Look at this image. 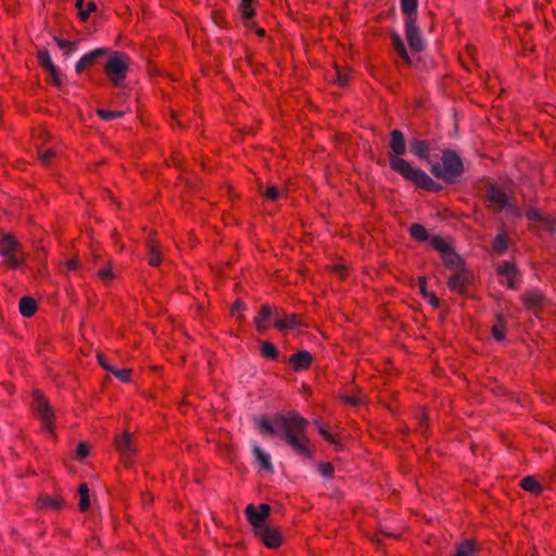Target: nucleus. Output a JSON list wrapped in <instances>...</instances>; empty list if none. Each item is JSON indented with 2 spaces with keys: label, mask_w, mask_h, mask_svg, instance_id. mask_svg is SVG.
I'll return each instance as SVG.
<instances>
[{
  "label": "nucleus",
  "mask_w": 556,
  "mask_h": 556,
  "mask_svg": "<svg viewBox=\"0 0 556 556\" xmlns=\"http://www.w3.org/2000/svg\"><path fill=\"white\" fill-rule=\"evenodd\" d=\"M31 408L40 417L42 427L48 431H52L53 412L49 405V402L38 390L33 392Z\"/></svg>",
  "instance_id": "obj_8"
},
{
  "label": "nucleus",
  "mask_w": 556,
  "mask_h": 556,
  "mask_svg": "<svg viewBox=\"0 0 556 556\" xmlns=\"http://www.w3.org/2000/svg\"><path fill=\"white\" fill-rule=\"evenodd\" d=\"M53 155H54V151L51 149L39 151V157L43 164H49V162L53 157Z\"/></svg>",
  "instance_id": "obj_43"
},
{
  "label": "nucleus",
  "mask_w": 556,
  "mask_h": 556,
  "mask_svg": "<svg viewBox=\"0 0 556 556\" xmlns=\"http://www.w3.org/2000/svg\"><path fill=\"white\" fill-rule=\"evenodd\" d=\"M89 13L90 12H93L97 10V4L93 2V1H89L87 3V9H86Z\"/></svg>",
  "instance_id": "obj_54"
},
{
  "label": "nucleus",
  "mask_w": 556,
  "mask_h": 556,
  "mask_svg": "<svg viewBox=\"0 0 556 556\" xmlns=\"http://www.w3.org/2000/svg\"><path fill=\"white\" fill-rule=\"evenodd\" d=\"M454 556H478V548L471 541H464L457 544Z\"/></svg>",
  "instance_id": "obj_25"
},
{
  "label": "nucleus",
  "mask_w": 556,
  "mask_h": 556,
  "mask_svg": "<svg viewBox=\"0 0 556 556\" xmlns=\"http://www.w3.org/2000/svg\"><path fill=\"white\" fill-rule=\"evenodd\" d=\"M78 15L81 21H87L89 12L86 9H81V11H78Z\"/></svg>",
  "instance_id": "obj_53"
},
{
  "label": "nucleus",
  "mask_w": 556,
  "mask_h": 556,
  "mask_svg": "<svg viewBox=\"0 0 556 556\" xmlns=\"http://www.w3.org/2000/svg\"><path fill=\"white\" fill-rule=\"evenodd\" d=\"M39 508H51L54 510H59L63 507L62 500L58 497L50 496H41L38 501Z\"/></svg>",
  "instance_id": "obj_29"
},
{
  "label": "nucleus",
  "mask_w": 556,
  "mask_h": 556,
  "mask_svg": "<svg viewBox=\"0 0 556 556\" xmlns=\"http://www.w3.org/2000/svg\"><path fill=\"white\" fill-rule=\"evenodd\" d=\"M527 217L540 224V226L549 232L554 233L556 231V220L552 217L543 216L535 208L529 207L526 211Z\"/></svg>",
  "instance_id": "obj_15"
},
{
  "label": "nucleus",
  "mask_w": 556,
  "mask_h": 556,
  "mask_svg": "<svg viewBox=\"0 0 556 556\" xmlns=\"http://www.w3.org/2000/svg\"><path fill=\"white\" fill-rule=\"evenodd\" d=\"M261 344V353L265 358L276 359L279 355L278 349L269 341H262Z\"/></svg>",
  "instance_id": "obj_31"
},
{
  "label": "nucleus",
  "mask_w": 556,
  "mask_h": 556,
  "mask_svg": "<svg viewBox=\"0 0 556 556\" xmlns=\"http://www.w3.org/2000/svg\"><path fill=\"white\" fill-rule=\"evenodd\" d=\"M98 361H99L100 365H101L104 369H106V370H109V371H111V370H112V368H113V367H111V366L109 365V363L106 362V359H105L104 355H102V354H98Z\"/></svg>",
  "instance_id": "obj_51"
},
{
  "label": "nucleus",
  "mask_w": 556,
  "mask_h": 556,
  "mask_svg": "<svg viewBox=\"0 0 556 556\" xmlns=\"http://www.w3.org/2000/svg\"><path fill=\"white\" fill-rule=\"evenodd\" d=\"M89 454L88 445L84 442L79 443L77 446V456L79 458H85Z\"/></svg>",
  "instance_id": "obj_45"
},
{
  "label": "nucleus",
  "mask_w": 556,
  "mask_h": 556,
  "mask_svg": "<svg viewBox=\"0 0 556 556\" xmlns=\"http://www.w3.org/2000/svg\"><path fill=\"white\" fill-rule=\"evenodd\" d=\"M239 11L245 21V25L249 26V21L254 16V9L252 7V0H240Z\"/></svg>",
  "instance_id": "obj_30"
},
{
  "label": "nucleus",
  "mask_w": 556,
  "mask_h": 556,
  "mask_svg": "<svg viewBox=\"0 0 556 556\" xmlns=\"http://www.w3.org/2000/svg\"><path fill=\"white\" fill-rule=\"evenodd\" d=\"M543 296L538 292H530L523 296V302L529 309H536L541 306Z\"/></svg>",
  "instance_id": "obj_33"
},
{
  "label": "nucleus",
  "mask_w": 556,
  "mask_h": 556,
  "mask_svg": "<svg viewBox=\"0 0 556 556\" xmlns=\"http://www.w3.org/2000/svg\"><path fill=\"white\" fill-rule=\"evenodd\" d=\"M75 7L77 8L78 11H81V9H85V1L84 0H76L75 1Z\"/></svg>",
  "instance_id": "obj_55"
},
{
  "label": "nucleus",
  "mask_w": 556,
  "mask_h": 556,
  "mask_svg": "<svg viewBox=\"0 0 556 556\" xmlns=\"http://www.w3.org/2000/svg\"><path fill=\"white\" fill-rule=\"evenodd\" d=\"M425 299L428 300V302L433 306V307H439L440 306V300L437 298V295L432 292H428V295H425L424 296Z\"/></svg>",
  "instance_id": "obj_48"
},
{
  "label": "nucleus",
  "mask_w": 556,
  "mask_h": 556,
  "mask_svg": "<svg viewBox=\"0 0 556 556\" xmlns=\"http://www.w3.org/2000/svg\"><path fill=\"white\" fill-rule=\"evenodd\" d=\"M431 247L440 252L444 265L452 271H459L467 268L464 260L454 249L440 236L430 239Z\"/></svg>",
  "instance_id": "obj_7"
},
{
  "label": "nucleus",
  "mask_w": 556,
  "mask_h": 556,
  "mask_svg": "<svg viewBox=\"0 0 556 556\" xmlns=\"http://www.w3.org/2000/svg\"><path fill=\"white\" fill-rule=\"evenodd\" d=\"M505 323L502 315H497V324L492 327V334L496 341H503L505 338Z\"/></svg>",
  "instance_id": "obj_36"
},
{
  "label": "nucleus",
  "mask_w": 556,
  "mask_h": 556,
  "mask_svg": "<svg viewBox=\"0 0 556 556\" xmlns=\"http://www.w3.org/2000/svg\"><path fill=\"white\" fill-rule=\"evenodd\" d=\"M313 361V356L308 351L302 350L292 354L289 358V363L295 371H302L307 369Z\"/></svg>",
  "instance_id": "obj_16"
},
{
  "label": "nucleus",
  "mask_w": 556,
  "mask_h": 556,
  "mask_svg": "<svg viewBox=\"0 0 556 556\" xmlns=\"http://www.w3.org/2000/svg\"><path fill=\"white\" fill-rule=\"evenodd\" d=\"M520 485L523 490L533 494H539L542 491L541 484L530 476L523 478L520 482Z\"/></svg>",
  "instance_id": "obj_32"
},
{
  "label": "nucleus",
  "mask_w": 556,
  "mask_h": 556,
  "mask_svg": "<svg viewBox=\"0 0 556 556\" xmlns=\"http://www.w3.org/2000/svg\"><path fill=\"white\" fill-rule=\"evenodd\" d=\"M277 319L275 320V327L279 330L294 329L302 327L301 320H299L295 314L283 315L279 317V312L276 311Z\"/></svg>",
  "instance_id": "obj_19"
},
{
  "label": "nucleus",
  "mask_w": 556,
  "mask_h": 556,
  "mask_svg": "<svg viewBox=\"0 0 556 556\" xmlns=\"http://www.w3.org/2000/svg\"><path fill=\"white\" fill-rule=\"evenodd\" d=\"M37 309L36 301L30 296H24L20 300V313L24 317H30Z\"/></svg>",
  "instance_id": "obj_24"
},
{
  "label": "nucleus",
  "mask_w": 556,
  "mask_h": 556,
  "mask_svg": "<svg viewBox=\"0 0 556 556\" xmlns=\"http://www.w3.org/2000/svg\"><path fill=\"white\" fill-rule=\"evenodd\" d=\"M49 74H50L52 84L55 85L56 87H60L61 86V78L59 76L56 67H54V72L53 73H49Z\"/></svg>",
  "instance_id": "obj_50"
},
{
  "label": "nucleus",
  "mask_w": 556,
  "mask_h": 556,
  "mask_svg": "<svg viewBox=\"0 0 556 556\" xmlns=\"http://www.w3.org/2000/svg\"><path fill=\"white\" fill-rule=\"evenodd\" d=\"M316 426L318 427L319 433L331 444H337L334 438L323 427L319 426L318 422H316Z\"/></svg>",
  "instance_id": "obj_44"
},
{
  "label": "nucleus",
  "mask_w": 556,
  "mask_h": 556,
  "mask_svg": "<svg viewBox=\"0 0 556 556\" xmlns=\"http://www.w3.org/2000/svg\"><path fill=\"white\" fill-rule=\"evenodd\" d=\"M148 249H149V253H150L149 264L151 266H159L161 263V257H160V253L157 251L156 245L151 242L148 244Z\"/></svg>",
  "instance_id": "obj_39"
},
{
  "label": "nucleus",
  "mask_w": 556,
  "mask_h": 556,
  "mask_svg": "<svg viewBox=\"0 0 556 556\" xmlns=\"http://www.w3.org/2000/svg\"><path fill=\"white\" fill-rule=\"evenodd\" d=\"M130 59L126 53L115 51L110 54L104 64V72L110 80L116 86H121L129 70Z\"/></svg>",
  "instance_id": "obj_6"
},
{
  "label": "nucleus",
  "mask_w": 556,
  "mask_h": 556,
  "mask_svg": "<svg viewBox=\"0 0 556 556\" xmlns=\"http://www.w3.org/2000/svg\"><path fill=\"white\" fill-rule=\"evenodd\" d=\"M334 468L330 463H321L319 465V472L321 476L326 478H331L333 475Z\"/></svg>",
  "instance_id": "obj_41"
},
{
  "label": "nucleus",
  "mask_w": 556,
  "mask_h": 556,
  "mask_svg": "<svg viewBox=\"0 0 556 556\" xmlns=\"http://www.w3.org/2000/svg\"><path fill=\"white\" fill-rule=\"evenodd\" d=\"M109 53V49L106 48H97L86 54H84L79 61L75 65V71L77 74L83 73L85 70L90 68L96 64V62L105 56Z\"/></svg>",
  "instance_id": "obj_13"
},
{
  "label": "nucleus",
  "mask_w": 556,
  "mask_h": 556,
  "mask_svg": "<svg viewBox=\"0 0 556 556\" xmlns=\"http://www.w3.org/2000/svg\"><path fill=\"white\" fill-rule=\"evenodd\" d=\"M485 198L490 202L493 212L498 213L505 211L506 214L513 218L521 217V210L515 199L509 198L507 193L495 185L490 184L486 187Z\"/></svg>",
  "instance_id": "obj_4"
},
{
  "label": "nucleus",
  "mask_w": 556,
  "mask_h": 556,
  "mask_svg": "<svg viewBox=\"0 0 556 556\" xmlns=\"http://www.w3.org/2000/svg\"><path fill=\"white\" fill-rule=\"evenodd\" d=\"M472 275L468 268L454 274L447 279V287L451 291L465 294L467 286L471 282Z\"/></svg>",
  "instance_id": "obj_12"
},
{
  "label": "nucleus",
  "mask_w": 556,
  "mask_h": 556,
  "mask_svg": "<svg viewBox=\"0 0 556 556\" xmlns=\"http://www.w3.org/2000/svg\"><path fill=\"white\" fill-rule=\"evenodd\" d=\"M494 252L498 255H503L508 249V238L505 233H498L492 243Z\"/></svg>",
  "instance_id": "obj_27"
},
{
  "label": "nucleus",
  "mask_w": 556,
  "mask_h": 556,
  "mask_svg": "<svg viewBox=\"0 0 556 556\" xmlns=\"http://www.w3.org/2000/svg\"><path fill=\"white\" fill-rule=\"evenodd\" d=\"M268 548H277L281 545L280 531L268 526L255 534Z\"/></svg>",
  "instance_id": "obj_14"
},
{
  "label": "nucleus",
  "mask_w": 556,
  "mask_h": 556,
  "mask_svg": "<svg viewBox=\"0 0 556 556\" xmlns=\"http://www.w3.org/2000/svg\"><path fill=\"white\" fill-rule=\"evenodd\" d=\"M67 267L68 269H76L77 268V262L75 260L67 261Z\"/></svg>",
  "instance_id": "obj_56"
},
{
  "label": "nucleus",
  "mask_w": 556,
  "mask_h": 556,
  "mask_svg": "<svg viewBox=\"0 0 556 556\" xmlns=\"http://www.w3.org/2000/svg\"><path fill=\"white\" fill-rule=\"evenodd\" d=\"M0 255L3 257V263L11 268L18 267L26 257L21 243L11 233L0 236Z\"/></svg>",
  "instance_id": "obj_5"
},
{
  "label": "nucleus",
  "mask_w": 556,
  "mask_h": 556,
  "mask_svg": "<svg viewBox=\"0 0 556 556\" xmlns=\"http://www.w3.org/2000/svg\"><path fill=\"white\" fill-rule=\"evenodd\" d=\"M338 81L341 86H344L348 84V77L345 75H342L340 73H337Z\"/></svg>",
  "instance_id": "obj_52"
},
{
  "label": "nucleus",
  "mask_w": 556,
  "mask_h": 556,
  "mask_svg": "<svg viewBox=\"0 0 556 556\" xmlns=\"http://www.w3.org/2000/svg\"><path fill=\"white\" fill-rule=\"evenodd\" d=\"M99 277L103 280L113 278L112 269L109 267L101 268L98 273Z\"/></svg>",
  "instance_id": "obj_47"
},
{
  "label": "nucleus",
  "mask_w": 556,
  "mask_h": 556,
  "mask_svg": "<svg viewBox=\"0 0 556 556\" xmlns=\"http://www.w3.org/2000/svg\"><path fill=\"white\" fill-rule=\"evenodd\" d=\"M391 40H392V46H393L394 50L402 58V60L406 64H410L412 60H410V58L408 55V52L406 50V47H405L404 41L401 38V36L397 33H392L391 34Z\"/></svg>",
  "instance_id": "obj_22"
},
{
  "label": "nucleus",
  "mask_w": 556,
  "mask_h": 556,
  "mask_svg": "<svg viewBox=\"0 0 556 556\" xmlns=\"http://www.w3.org/2000/svg\"><path fill=\"white\" fill-rule=\"evenodd\" d=\"M79 493V509L86 511L90 506L89 489L86 483H81L78 488Z\"/></svg>",
  "instance_id": "obj_34"
},
{
  "label": "nucleus",
  "mask_w": 556,
  "mask_h": 556,
  "mask_svg": "<svg viewBox=\"0 0 556 556\" xmlns=\"http://www.w3.org/2000/svg\"><path fill=\"white\" fill-rule=\"evenodd\" d=\"M254 422L262 434L277 435L286 440L296 454L306 458L312 457V450L305 435L308 420L298 413L277 414L273 419L257 417Z\"/></svg>",
  "instance_id": "obj_1"
},
{
  "label": "nucleus",
  "mask_w": 556,
  "mask_h": 556,
  "mask_svg": "<svg viewBox=\"0 0 556 556\" xmlns=\"http://www.w3.org/2000/svg\"><path fill=\"white\" fill-rule=\"evenodd\" d=\"M497 274L504 278L507 279V287L509 289H516V277L518 275V269L516 266L509 262H503L501 265H498L496 269Z\"/></svg>",
  "instance_id": "obj_17"
},
{
  "label": "nucleus",
  "mask_w": 556,
  "mask_h": 556,
  "mask_svg": "<svg viewBox=\"0 0 556 556\" xmlns=\"http://www.w3.org/2000/svg\"><path fill=\"white\" fill-rule=\"evenodd\" d=\"M418 288L422 296L428 295V289H427V279L426 277H419L418 278Z\"/></svg>",
  "instance_id": "obj_46"
},
{
  "label": "nucleus",
  "mask_w": 556,
  "mask_h": 556,
  "mask_svg": "<svg viewBox=\"0 0 556 556\" xmlns=\"http://www.w3.org/2000/svg\"><path fill=\"white\" fill-rule=\"evenodd\" d=\"M244 308H245V304L242 301L237 300L231 306V312H232V314H235V313H239V312L243 311Z\"/></svg>",
  "instance_id": "obj_49"
},
{
  "label": "nucleus",
  "mask_w": 556,
  "mask_h": 556,
  "mask_svg": "<svg viewBox=\"0 0 556 556\" xmlns=\"http://www.w3.org/2000/svg\"><path fill=\"white\" fill-rule=\"evenodd\" d=\"M37 59L39 64L48 72H54V63L51 60L50 53L47 49H39L37 52Z\"/></svg>",
  "instance_id": "obj_26"
},
{
  "label": "nucleus",
  "mask_w": 556,
  "mask_h": 556,
  "mask_svg": "<svg viewBox=\"0 0 556 556\" xmlns=\"http://www.w3.org/2000/svg\"><path fill=\"white\" fill-rule=\"evenodd\" d=\"M410 152L419 159H426L429 154L430 148L427 141L420 139H413L409 142Z\"/></svg>",
  "instance_id": "obj_23"
},
{
  "label": "nucleus",
  "mask_w": 556,
  "mask_h": 556,
  "mask_svg": "<svg viewBox=\"0 0 556 556\" xmlns=\"http://www.w3.org/2000/svg\"><path fill=\"white\" fill-rule=\"evenodd\" d=\"M252 453L255 458V462H257L258 466L268 472L274 471V466L271 463V457L268 453H266L264 450H262L261 446L257 444H254L252 447Z\"/></svg>",
  "instance_id": "obj_18"
},
{
  "label": "nucleus",
  "mask_w": 556,
  "mask_h": 556,
  "mask_svg": "<svg viewBox=\"0 0 556 556\" xmlns=\"http://www.w3.org/2000/svg\"><path fill=\"white\" fill-rule=\"evenodd\" d=\"M273 316V309L269 305L264 304L261 306L258 315L254 318V324L258 331H264L267 328V320Z\"/></svg>",
  "instance_id": "obj_21"
},
{
  "label": "nucleus",
  "mask_w": 556,
  "mask_h": 556,
  "mask_svg": "<svg viewBox=\"0 0 556 556\" xmlns=\"http://www.w3.org/2000/svg\"><path fill=\"white\" fill-rule=\"evenodd\" d=\"M111 372L121 381L123 382H127L129 381V377H130V370L129 369H116V368H112Z\"/></svg>",
  "instance_id": "obj_40"
},
{
  "label": "nucleus",
  "mask_w": 556,
  "mask_h": 556,
  "mask_svg": "<svg viewBox=\"0 0 556 556\" xmlns=\"http://www.w3.org/2000/svg\"><path fill=\"white\" fill-rule=\"evenodd\" d=\"M349 402H350L351 404H353V405H356V404H357V402H356L355 400H353V399H349Z\"/></svg>",
  "instance_id": "obj_58"
},
{
  "label": "nucleus",
  "mask_w": 556,
  "mask_h": 556,
  "mask_svg": "<svg viewBox=\"0 0 556 556\" xmlns=\"http://www.w3.org/2000/svg\"><path fill=\"white\" fill-rule=\"evenodd\" d=\"M263 194L271 201H276L279 198V191L275 186H269Z\"/></svg>",
  "instance_id": "obj_42"
},
{
  "label": "nucleus",
  "mask_w": 556,
  "mask_h": 556,
  "mask_svg": "<svg viewBox=\"0 0 556 556\" xmlns=\"http://www.w3.org/2000/svg\"><path fill=\"white\" fill-rule=\"evenodd\" d=\"M257 35L258 36H264L265 35V30L263 28H258L257 29Z\"/></svg>",
  "instance_id": "obj_57"
},
{
  "label": "nucleus",
  "mask_w": 556,
  "mask_h": 556,
  "mask_svg": "<svg viewBox=\"0 0 556 556\" xmlns=\"http://www.w3.org/2000/svg\"><path fill=\"white\" fill-rule=\"evenodd\" d=\"M405 34L408 45L414 52L424 50V40L419 27L417 26V18H405Z\"/></svg>",
  "instance_id": "obj_10"
},
{
  "label": "nucleus",
  "mask_w": 556,
  "mask_h": 556,
  "mask_svg": "<svg viewBox=\"0 0 556 556\" xmlns=\"http://www.w3.org/2000/svg\"><path fill=\"white\" fill-rule=\"evenodd\" d=\"M392 170L427 191L440 192L443 189L441 184L434 181L422 169L413 167L406 160L393 159Z\"/></svg>",
  "instance_id": "obj_2"
},
{
  "label": "nucleus",
  "mask_w": 556,
  "mask_h": 556,
  "mask_svg": "<svg viewBox=\"0 0 556 556\" xmlns=\"http://www.w3.org/2000/svg\"><path fill=\"white\" fill-rule=\"evenodd\" d=\"M409 232L413 238L419 241H426L429 238L427 229L420 224H413Z\"/></svg>",
  "instance_id": "obj_37"
},
{
  "label": "nucleus",
  "mask_w": 556,
  "mask_h": 556,
  "mask_svg": "<svg viewBox=\"0 0 556 556\" xmlns=\"http://www.w3.org/2000/svg\"><path fill=\"white\" fill-rule=\"evenodd\" d=\"M97 114L104 121H112L115 118H119L124 115L123 111H106L103 109H98Z\"/></svg>",
  "instance_id": "obj_38"
},
{
  "label": "nucleus",
  "mask_w": 556,
  "mask_h": 556,
  "mask_svg": "<svg viewBox=\"0 0 556 556\" xmlns=\"http://www.w3.org/2000/svg\"><path fill=\"white\" fill-rule=\"evenodd\" d=\"M405 18H417L418 0H400Z\"/></svg>",
  "instance_id": "obj_28"
},
{
  "label": "nucleus",
  "mask_w": 556,
  "mask_h": 556,
  "mask_svg": "<svg viewBox=\"0 0 556 556\" xmlns=\"http://www.w3.org/2000/svg\"><path fill=\"white\" fill-rule=\"evenodd\" d=\"M116 447L124 457H130L136 451L131 438L127 432L116 439Z\"/></svg>",
  "instance_id": "obj_20"
},
{
  "label": "nucleus",
  "mask_w": 556,
  "mask_h": 556,
  "mask_svg": "<svg viewBox=\"0 0 556 556\" xmlns=\"http://www.w3.org/2000/svg\"><path fill=\"white\" fill-rule=\"evenodd\" d=\"M464 172V165L459 155L452 151L445 150L442 155V164L434 163L431 166V173L439 179L447 184H454L458 180Z\"/></svg>",
  "instance_id": "obj_3"
},
{
  "label": "nucleus",
  "mask_w": 556,
  "mask_h": 556,
  "mask_svg": "<svg viewBox=\"0 0 556 556\" xmlns=\"http://www.w3.org/2000/svg\"><path fill=\"white\" fill-rule=\"evenodd\" d=\"M54 41L66 56L72 55L77 50L76 42L61 39L54 36Z\"/></svg>",
  "instance_id": "obj_35"
},
{
  "label": "nucleus",
  "mask_w": 556,
  "mask_h": 556,
  "mask_svg": "<svg viewBox=\"0 0 556 556\" xmlns=\"http://www.w3.org/2000/svg\"><path fill=\"white\" fill-rule=\"evenodd\" d=\"M270 513V507L267 504H261L258 507L249 504L245 508V516L254 530V534L268 527L267 518Z\"/></svg>",
  "instance_id": "obj_9"
},
{
  "label": "nucleus",
  "mask_w": 556,
  "mask_h": 556,
  "mask_svg": "<svg viewBox=\"0 0 556 556\" xmlns=\"http://www.w3.org/2000/svg\"><path fill=\"white\" fill-rule=\"evenodd\" d=\"M406 152V139L404 134L400 129H393L390 134V152H389V163L392 168V160H403L401 155H404Z\"/></svg>",
  "instance_id": "obj_11"
}]
</instances>
